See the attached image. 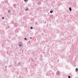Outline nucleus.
I'll return each mask as SVG.
<instances>
[{"label": "nucleus", "mask_w": 78, "mask_h": 78, "mask_svg": "<svg viewBox=\"0 0 78 78\" xmlns=\"http://www.w3.org/2000/svg\"><path fill=\"white\" fill-rule=\"evenodd\" d=\"M48 73H49V74H48V73L47 74H46V75H47V76H50V75H51V74L53 73L51 71H49Z\"/></svg>", "instance_id": "f257e3e1"}, {"label": "nucleus", "mask_w": 78, "mask_h": 78, "mask_svg": "<svg viewBox=\"0 0 78 78\" xmlns=\"http://www.w3.org/2000/svg\"><path fill=\"white\" fill-rule=\"evenodd\" d=\"M19 46L20 47H22V43L21 42H19Z\"/></svg>", "instance_id": "f03ea898"}, {"label": "nucleus", "mask_w": 78, "mask_h": 78, "mask_svg": "<svg viewBox=\"0 0 78 78\" xmlns=\"http://www.w3.org/2000/svg\"><path fill=\"white\" fill-rule=\"evenodd\" d=\"M37 5H41V2H37Z\"/></svg>", "instance_id": "7ed1b4c3"}, {"label": "nucleus", "mask_w": 78, "mask_h": 78, "mask_svg": "<svg viewBox=\"0 0 78 78\" xmlns=\"http://www.w3.org/2000/svg\"><path fill=\"white\" fill-rule=\"evenodd\" d=\"M59 73H59V71H57V73H56V75H58L59 74Z\"/></svg>", "instance_id": "20e7f679"}, {"label": "nucleus", "mask_w": 78, "mask_h": 78, "mask_svg": "<svg viewBox=\"0 0 78 78\" xmlns=\"http://www.w3.org/2000/svg\"><path fill=\"white\" fill-rule=\"evenodd\" d=\"M50 75H51V77L54 76V73H53L51 74Z\"/></svg>", "instance_id": "39448f33"}, {"label": "nucleus", "mask_w": 78, "mask_h": 78, "mask_svg": "<svg viewBox=\"0 0 78 78\" xmlns=\"http://www.w3.org/2000/svg\"><path fill=\"white\" fill-rule=\"evenodd\" d=\"M69 10L70 11H72V8L71 7L69 8Z\"/></svg>", "instance_id": "423d86ee"}, {"label": "nucleus", "mask_w": 78, "mask_h": 78, "mask_svg": "<svg viewBox=\"0 0 78 78\" xmlns=\"http://www.w3.org/2000/svg\"><path fill=\"white\" fill-rule=\"evenodd\" d=\"M18 66H20V62H18Z\"/></svg>", "instance_id": "0eeeda50"}, {"label": "nucleus", "mask_w": 78, "mask_h": 78, "mask_svg": "<svg viewBox=\"0 0 78 78\" xmlns=\"http://www.w3.org/2000/svg\"><path fill=\"white\" fill-rule=\"evenodd\" d=\"M53 11L52 10H51L50 11V13H53Z\"/></svg>", "instance_id": "6e6552de"}, {"label": "nucleus", "mask_w": 78, "mask_h": 78, "mask_svg": "<svg viewBox=\"0 0 78 78\" xmlns=\"http://www.w3.org/2000/svg\"><path fill=\"white\" fill-rule=\"evenodd\" d=\"M78 68H76V72H78Z\"/></svg>", "instance_id": "1a4fd4ad"}, {"label": "nucleus", "mask_w": 78, "mask_h": 78, "mask_svg": "<svg viewBox=\"0 0 78 78\" xmlns=\"http://www.w3.org/2000/svg\"><path fill=\"white\" fill-rule=\"evenodd\" d=\"M24 40H25V41H28V39H27V38H24Z\"/></svg>", "instance_id": "9d476101"}, {"label": "nucleus", "mask_w": 78, "mask_h": 78, "mask_svg": "<svg viewBox=\"0 0 78 78\" xmlns=\"http://www.w3.org/2000/svg\"><path fill=\"white\" fill-rule=\"evenodd\" d=\"M8 13H9L11 12V11L10 10H8Z\"/></svg>", "instance_id": "9b49d317"}, {"label": "nucleus", "mask_w": 78, "mask_h": 78, "mask_svg": "<svg viewBox=\"0 0 78 78\" xmlns=\"http://www.w3.org/2000/svg\"><path fill=\"white\" fill-rule=\"evenodd\" d=\"M28 0H24V2H28Z\"/></svg>", "instance_id": "f8f14e48"}, {"label": "nucleus", "mask_w": 78, "mask_h": 78, "mask_svg": "<svg viewBox=\"0 0 78 78\" xmlns=\"http://www.w3.org/2000/svg\"><path fill=\"white\" fill-rule=\"evenodd\" d=\"M33 28V27H30V29H31V30H32Z\"/></svg>", "instance_id": "ddd939ff"}, {"label": "nucleus", "mask_w": 78, "mask_h": 78, "mask_svg": "<svg viewBox=\"0 0 78 78\" xmlns=\"http://www.w3.org/2000/svg\"><path fill=\"white\" fill-rule=\"evenodd\" d=\"M27 9H25V11H27V10H28V8H27Z\"/></svg>", "instance_id": "4468645a"}, {"label": "nucleus", "mask_w": 78, "mask_h": 78, "mask_svg": "<svg viewBox=\"0 0 78 78\" xmlns=\"http://www.w3.org/2000/svg\"><path fill=\"white\" fill-rule=\"evenodd\" d=\"M68 78H71L70 77V76H68Z\"/></svg>", "instance_id": "2eb2a0df"}, {"label": "nucleus", "mask_w": 78, "mask_h": 78, "mask_svg": "<svg viewBox=\"0 0 78 78\" xmlns=\"http://www.w3.org/2000/svg\"><path fill=\"white\" fill-rule=\"evenodd\" d=\"M2 19H5V18H4V17H2Z\"/></svg>", "instance_id": "dca6fc26"}, {"label": "nucleus", "mask_w": 78, "mask_h": 78, "mask_svg": "<svg viewBox=\"0 0 78 78\" xmlns=\"http://www.w3.org/2000/svg\"><path fill=\"white\" fill-rule=\"evenodd\" d=\"M30 39H32V37H30Z\"/></svg>", "instance_id": "f3484780"}, {"label": "nucleus", "mask_w": 78, "mask_h": 78, "mask_svg": "<svg viewBox=\"0 0 78 78\" xmlns=\"http://www.w3.org/2000/svg\"><path fill=\"white\" fill-rule=\"evenodd\" d=\"M7 68V66H5V68Z\"/></svg>", "instance_id": "a211bd4d"}, {"label": "nucleus", "mask_w": 78, "mask_h": 78, "mask_svg": "<svg viewBox=\"0 0 78 78\" xmlns=\"http://www.w3.org/2000/svg\"><path fill=\"white\" fill-rule=\"evenodd\" d=\"M16 64L15 65V66H16Z\"/></svg>", "instance_id": "6ab92c4d"}, {"label": "nucleus", "mask_w": 78, "mask_h": 78, "mask_svg": "<svg viewBox=\"0 0 78 78\" xmlns=\"http://www.w3.org/2000/svg\"><path fill=\"white\" fill-rule=\"evenodd\" d=\"M45 23H46V22H45Z\"/></svg>", "instance_id": "aec40b11"}, {"label": "nucleus", "mask_w": 78, "mask_h": 78, "mask_svg": "<svg viewBox=\"0 0 78 78\" xmlns=\"http://www.w3.org/2000/svg\"><path fill=\"white\" fill-rule=\"evenodd\" d=\"M22 51H23V50H22Z\"/></svg>", "instance_id": "412c9836"}]
</instances>
